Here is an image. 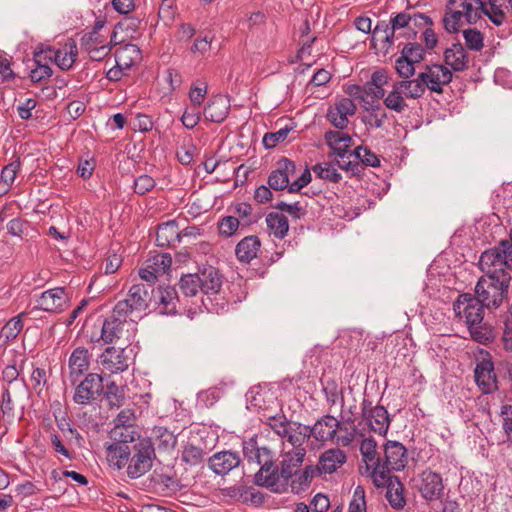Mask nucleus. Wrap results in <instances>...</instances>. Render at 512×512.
<instances>
[{"label":"nucleus","mask_w":512,"mask_h":512,"mask_svg":"<svg viewBox=\"0 0 512 512\" xmlns=\"http://www.w3.org/2000/svg\"><path fill=\"white\" fill-rule=\"evenodd\" d=\"M177 302L176 290H135L117 302L114 312L119 316H130V320L135 322L146 310L173 314L176 312Z\"/></svg>","instance_id":"1"},{"label":"nucleus","mask_w":512,"mask_h":512,"mask_svg":"<svg viewBox=\"0 0 512 512\" xmlns=\"http://www.w3.org/2000/svg\"><path fill=\"white\" fill-rule=\"evenodd\" d=\"M479 264L490 280L488 288H509L512 278L505 267L512 268V252L506 242L501 241L499 246L484 251Z\"/></svg>","instance_id":"2"},{"label":"nucleus","mask_w":512,"mask_h":512,"mask_svg":"<svg viewBox=\"0 0 512 512\" xmlns=\"http://www.w3.org/2000/svg\"><path fill=\"white\" fill-rule=\"evenodd\" d=\"M476 295L464 293L459 295L453 305L457 316L464 317L467 325L483 323L484 308H497L502 302L503 292L489 296V290H474Z\"/></svg>","instance_id":"3"},{"label":"nucleus","mask_w":512,"mask_h":512,"mask_svg":"<svg viewBox=\"0 0 512 512\" xmlns=\"http://www.w3.org/2000/svg\"><path fill=\"white\" fill-rule=\"evenodd\" d=\"M242 448L248 463H254L260 467L255 474V483L267 489L274 485L277 486L278 478L273 474L275 471L274 452L270 448L260 445L257 436L243 441Z\"/></svg>","instance_id":"4"},{"label":"nucleus","mask_w":512,"mask_h":512,"mask_svg":"<svg viewBox=\"0 0 512 512\" xmlns=\"http://www.w3.org/2000/svg\"><path fill=\"white\" fill-rule=\"evenodd\" d=\"M412 485L413 489L420 494V497L429 506H433L435 503H443L448 498L449 489L442 475L430 468L413 477Z\"/></svg>","instance_id":"5"},{"label":"nucleus","mask_w":512,"mask_h":512,"mask_svg":"<svg viewBox=\"0 0 512 512\" xmlns=\"http://www.w3.org/2000/svg\"><path fill=\"white\" fill-rule=\"evenodd\" d=\"M324 139L328 147L333 151L338 167L356 174L359 171L360 165L356 161L351 160L354 157V150L350 149L353 145L351 136L341 131L329 130L325 133Z\"/></svg>","instance_id":"6"},{"label":"nucleus","mask_w":512,"mask_h":512,"mask_svg":"<svg viewBox=\"0 0 512 512\" xmlns=\"http://www.w3.org/2000/svg\"><path fill=\"white\" fill-rule=\"evenodd\" d=\"M155 457L154 445L150 439H139L132 445L131 455L127 463V475L136 479L147 473Z\"/></svg>","instance_id":"7"},{"label":"nucleus","mask_w":512,"mask_h":512,"mask_svg":"<svg viewBox=\"0 0 512 512\" xmlns=\"http://www.w3.org/2000/svg\"><path fill=\"white\" fill-rule=\"evenodd\" d=\"M306 452H291L288 450L281 451L282 460L278 466L275 463V477H277V486L268 489L274 493H284L287 490V480L292 477L293 473L299 471L300 466L304 462Z\"/></svg>","instance_id":"8"},{"label":"nucleus","mask_w":512,"mask_h":512,"mask_svg":"<svg viewBox=\"0 0 512 512\" xmlns=\"http://www.w3.org/2000/svg\"><path fill=\"white\" fill-rule=\"evenodd\" d=\"M140 58L141 51L137 45L129 43L119 47L115 52V65L108 70L106 77L110 81L121 80Z\"/></svg>","instance_id":"9"},{"label":"nucleus","mask_w":512,"mask_h":512,"mask_svg":"<svg viewBox=\"0 0 512 512\" xmlns=\"http://www.w3.org/2000/svg\"><path fill=\"white\" fill-rule=\"evenodd\" d=\"M463 14L468 24H476L482 15H485L496 26L504 23V14L501 10H495L491 4L483 0H464L461 5Z\"/></svg>","instance_id":"10"},{"label":"nucleus","mask_w":512,"mask_h":512,"mask_svg":"<svg viewBox=\"0 0 512 512\" xmlns=\"http://www.w3.org/2000/svg\"><path fill=\"white\" fill-rule=\"evenodd\" d=\"M73 401L79 405H88L95 401L103 392V378L97 373H89L75 385Z\"/></svg>","instance_id":"11"},{"label":"nucleus","mask_w":512,"mask_h":512,"mask_svg":"<svg viewBox=\"0 0 512 512\" xmlns=\"http://www.w3.org/2000/svg\"><path fill=\"white\" fill-rule=\"evenodd\" d=\"M420 80L431 92L441 94L443 87L452 81V72L442 64L426 65L425 70L420 72Z\"/></svg>","instance_id":"12"},{"label":"nucleus","mask_w":512,"mask_h":512,"mask_svg":"<svg viewBox=\"0 0 512 512\" xmlns=\"http://www.w3.org/2000/svg\"><path fill=\"white\" fill-rule=\"evenodd\" d=\"M360 452L367 467L373 468L374 482L377 486L383 485L387 480L386 471L382 468V459L377 453V443L374 438H365L360 445Z\"/></svg>","instance_id":"13"},{"label":"nucleus","mask_w":512,"mask_h":512,"mask_svg":"<svg viewBox=\"0 0 512 512\" xmlns=\"http://www.w3.org/2000/svg\"><path fill=\"white\" fill-rule=\"evenodd\" d=\"M78 55V49L74 41L66 43L61 49H53L47 47L39 51L37 59H48L62 70H69L72 68Z\"/></svg>","instance_id":"14"},{"label":"nucleus","mask_w":512,"mask_h":512,"mask_svg":"<svg viewBox=\"0 0 512 512\" xmlns=\"http://www.w3.org/2000/svg\"><path fill=\"white\" fill-rule=\"evenodd\" d=\"M362 415L371 431L382 436L387 434L390 418L383 406L377 405L373 407L371 402L364 400L362 403Z\"/></svg>","instance_id":"15"},{"label":"nucleus","mask_w":512,"mask_h":512,"mask_svg":"<svg viewBox=\"0 0 512 512\" xmlns=\"http://www.w3.org/2000/svg\"><path fill=\"white\" fill-rule=\"evenodd\" d=\"M407 463V450L404 445L397 441H388L384 448V460L382 468L386 471L387 477L391 470L400 471Z\"/></svg>","instance_id":"16"},{"label":"nucleus","mask_w":512,"mask_h":512,"mask_svg":"<svg viewBox=\"0 0 512 512\" xmlns=\"http://www.w3.org/2000/svg\"><path fill=\"white\" fill-rule=\"evenodd\" d=\"M311 437V431L309 426L294 422L289 427L287 434L282 437V450H288L291 452H306L304 444Z\"/></svg>","instance_id":"17"},{"label":"nucleus","mask_w":512,"mask_h":512,"mask_svg":"<svg viewBox=\"0 0 512 512\" xmlns=\"http://www.w3.org/2000/svg\"><path fill=\"white\" fill-rule=\"evenodd\" d=\"M90 356L89 350L83 346L72 351L68 360V379L71 385H75L89 370Z\"/></svg>","instance_id":"18"},{"label":"nucleus","mask_w":512,"mask_h":512,"mask_svg":"<svg viewBox=\"0 0 512 512\" xmlns=\"http://www.w3.org/2000/svg\"><path fill=\"white\" fill-rule=\"evenodd\" d=\"M296 172V165L288 158H281L276 168L270 173L268 177V184L270 188L275 191L284 190L288 187L290 179Z\"/></svg>","instance_id":"19"},{"label":"nucleus","mask_w":512,"mask_h":512,"mask_svg":"<svg viewBox=\"0 0 512 512\" xmlns=\"http://www.w3.org/2000/svg\"><path fill=\"white\" fill-rule=\"evenodd\" d=\"M100 364L103 370L116 374L129 367V357L122 348L107 347L100 356Z\"/></svg>","instance_id":"20"},{"label":"nucleus","mask_w":512,"mask_h":512,"mask_svg":"<svg viewBox=\"0 0 512 512\" xmlns=\"http://www.w3.org/2000/svg\"><path fill=\"white\" fill-rule=\"evenodd\" d=\"M241 463V457L235 451H221L213 454L208 459L209 468L218 475H226L237 468Z\"/></svg>","instance_id":"21"},{"label":"nucleus","mask_w":512,"mask_h":512,"mask_svg":"<svg viewBox=\"0 0 512 512\" xmlns=\"http://www.w3.org/2000/svg\"><path fill=\"white\" fill-rule=\"evenodd\" d=\"M355 112V103L349 98H343L334 106L329 107L327 119L334 127L343 130L348 125V116L354 115Z\"/></svg>","instance_id":"22"},{"label":"nucleus","mask_w":512,"mask_h":512,"mask_svg":"<svg viewBox=\"0 0 512 512\" xmlns=\"http://www.w3.org/2000/svg\"><path fill=\"white\" fill-rule=\"evenodd\" d=\"M230 100L224 95L212 96L204 107V117L214 123H222L229 115Z\"/></svg>","instance_id":"23"},{"label":"nucleus","mask_w":512,"mask_h":512,"mask_svg":"<svg viewBox=\"0 0 512 512\" xmlns=\"http://www.w3.org/2000/svg\"><path fill=\"white\" fill-rule=\"evenodd\" d=\"M340 427V422L330 415H325L321 419L317 420L316 423L310 427L311 437L315 440L324 443L329 440H333L337 430Z\"/></svg>","instance_id":"24"},{"label":"nucleus","mask_w":512,"mask_h":512,"mask_svg":"<svg viewBox=\"0 0 512 512\" xmlns=\"http://www.w3.org/2000/svg\"><path fill=\"white\" fill-rule=\"evenodd\" d=\"M319 475V469L314 465H307L302 470L293 473L287 480V487L290 486L293 493L299 494L311 485L314 477Z\"/></svg>","instance_id":"25"},{"label":"nucleus","mask_w":512,"mask_h":512,"mask_svg":"<svg viewBox=\"0 0 512 512\" xmlns=\"http://www.w3.org/2000/svg\"><path fill=\"white\" fill-rule=\"evenodd\" d=\"M346 462V454L338 448H332L325 451L319 458V463L316 466L321 473L331 474L335 472Z\"/></svg>","instance_id":"26"},{"label":"nucleus","mask_w":512,"mask_h":512,"mask_svg":"<svg viewBox=\"0 0 512 512\" xmlns=\"http://www.w3.org/2000/svg\"><path fill=\"white\" fill-rule=\"evenodd\" d=\"M65 290H45L37 299V307L48 312H57L63 309L67 302Z\"/></svg>","instance_id":"27"},{"label":"nucleus","mask_w":512,"mask_h":512,"mask_svg":"<svg viewBox=\"0 0 512 512\" xmlns=\"http://www.w3.org/2000/svg\"><path fill=\"white\" fill-rule=\"evenodd\" d=\"M126 317L119 316L113 311V314L107 318L102 325L101 338L105 343H113L118 340L124 329Z\"/></svg>","instance_id":"28"},{"label":"nucleus","mask_w":512,"mask_h":512,"mask_svg":"<svg viewBox=\"0 0 512 512\" xmlns=\"http://www.w3.org/2000/svg\"><path fill=\"white\" fill-rule=\"evenodd\" d=\"M180 237V230L176 220H169L158 225L156 232L157 246H172L180 242Z\"/></svg>","instance_id":"29"},{"label":"nucleus","mask_w":512,"mask_h":512,"mask_svg":"<svg viewBox=\"0 0 512 512\" xmlns=\"http://www.w3.org/2000/svg\"><path fill=\"white\" fill-rule=\"evenodd\" d=\"M444 60L456 72L465 70L468 65L467 52L460 43H454L444 51Z\"/></svg>","instance_id":"30"},{"label":"nucleus","mask_w":512,"mask_h":512,"mask_svg":"<svg viewBox=\"0 0 512 512\" xmlns=\"http://www.w3.org/2000/svg\"><path fill=\"white\" fill-rule=\"evenodd\" d=\"M388 75L384 69L376 70L372 73L371 78L364 84L366 88V96L378 101L384 98V86L388 83Z\"/></svg>","instance_id":"31"},{"label":"nucleus","mask_w":512,"mask_h":512,"mask_svg":"<svg viewBox=\"0 0 512 512\" xmlns=\"http://www.w3.org/2000/svg\"><path fill=\"white\" fill-rule=\"evenodd\" d=\"M132 445L121 443H110L107 445V460L111 466L118 470L125 467L131 455Z\"/></svg>","instance_id":"32"},{"label":"nucleus","mask_w":512,"mask_h":512,"mask_svg":"<svg viewBox=\"0 0 512 512\" xmlns=\"http://www.w3.org/2000/svg\"><path fill=\"white\" fill-rule=\"evenodd\" d=\"M475 380L485 393L495 387L496 376L493 363L490 361H482L477 364L475 368Z\"/></svg>","instance_id":"33"},{"label":"nucleus","mask_w":512,"mask_h":512,"mask_svg":"<svg viewBox=\"0 0 512 512\" xmlns=\"http://www.w3.org/2000/svg\"><path fill=\"white\" fill-rule=\"evenodd\" d=\"M364 110L368 113L364 117L365 125L372 128H381L387 119L386 110L376 100L365 101Z\"/></svg>","instance_id":"34"},{"label":"nucleus","mask_w":512,"mask_h":512,"mask_svg":"<svg viewBox=\"0 0 512 512\" xmlns=\"http://www.w3.org/2000/svg\"><path fill=\"white\" fill-rule=\"evenodd\" d=\"M260 240L257 236H247L236 246L235 253L240 262L249 263L257 256L260 249Z\"/></svg>","instance_id":"35"},{"label":"nucleus","mask_w":512,"mask_h":512,"mask_svg":"<svg viewBox=\"0 0 512 512\" xmlns=\"http://www.w3.org/2000/svg\"><path fill=\"white\" fill-rule=\"evenodd\" d=\"M382 99L385 107L396 113L401 114L409 108L406 102L408 99L397 81L393 83L391 91Z\"/></svg>","instance_id":"36"},{"label":"nucleus","mask_w":512,"mask_h":512,"mask_svg":"<svg viewBox=\"0 0 512 512\" xmlns=\"http://www.w3.org/2000/svg\"><path fill=\"white\" fill-rule=\"evenodd\" d=\"M388 480L386 499L394 509L401 510L406 505V500L403 494V485L398 478L392 479L388 477L386 482Z\"/></svg>","instance_id":"37"},{"label":"nucleus","mask_w":512,"mask_h":512,"mask_svg":"<svg viewBox=\"0 0 512 512\" xmlns=\"http://www.w3.org/2000/svg\"><path fill=\"white\" fill-rule=\"evenodd\" d=\"M109 437L112 443H121L127 445H133L140 439V436L135 427H125L120 425H115L111 429L109 432Z\"/></svg>","instance_id":"38"},{"label":"nucleus","mask_w":512,"mask_h":512,"mask_svg":"<svg viewBox=\"0 0 512 512\" xmlns=\"http://www.w3.org/2000/svg\"><path fill=\"white\" fill-rule=\"evenodd\" d=\"M454 4L455 0H448L443 17L444 28L449 33H457L462 25L463 19H465L462 11L452 9L451 6Z\"/></svg>","instance_id":"39"},{"label":"nucleus","mask_w":512,"mask_h":512,"mask_svg":"<svg viewBox=\"0 0 512 512\" xmlns=\"http://www.w3.org/2000/svg\"><path fill=\"white\" fill-rule=\"evenodd\" d=\"M399 87L402 88L404 95L408 100H416L421 98L427 88L423 81L420 80V74L418 73L417 77L409 80H401L397 81Z\"/></svg>","instance_id":"40"},{"label":"nucleus","mask_w":512,"mask_h":512,"mask_svg":"<svg viewBox=\"0 0 512 512\" xmlns=\"http://www.w3.org/2000/svg\"><path fill=\"white\" fill-rule=\"evenodd\" d=\"M266 224L270 232L278 239H283L289 230L287 218L279 213H269L266 216Z\"/></svg>","instance_id":"41"},{"label":"nucleus","mask_w":512,"mask_h":512,"mask_svg":"<svg viewBox=\"0 0 512 512\" xmlns=\"http://www.w3.org/2000/svg\"><path fill=\"white\" fill-rule=\"evenodd\" d=\"M21 163L17 159L5 165L0 175V195L6 194L13 185Z\"/></svg>","instance_id":"42"},{"label":"nucleus","mask_w":512,"mask_h":512,"mask_svg":"<svg viewBox=\"0 0 512 512\" xmlns=\"http://www.w3.org/2000/svg\"><path fill=\"white\" fill-rule=\"evenodd\" d=\"M199 274L201 278L200 288H221L223 276L217 268L210 265L204 266Z\"/></svg>","instance_id":"43"},{"label":"nucleus","mask_w":512,"mask_h":512,"mask_svg":"<svg viewBox=\"0 0 512 512\" xmlns=\"http://www.w3.org/2000/svg\"><path fill=\"white\" fill-rule=\"evenodd\" d=\"M39 51L34 54L35 67L30 71V79L33 83H39L52 76V69L48 59H37Z\"/></svg>","instance_id":"44"},{"label":"nucleus","mask_w":512,"mask_h":512,"mask_svg":"<svg viewBox=\"0 0 512 512\" xmlns=\"http://www.w3.org/2000/svg\"><path fill=\"white\" fill-rule=\"evenodd\" d=\"M145 262L148 264V268L162 276L170 271L172 257L169 253H156L149 256Z\"/></svg>","instance_id":"45"},{"label":"nucleus","mask_w":512,"mask_h":512,"mask_svg":"<svg viewBox=\"0 0 512 512\" xmlns=\"http://www.w3.org/2000/svg\"><path fill=\"white\" fill-rule=\"evenodd\" d=\"M313 172L320 179L330 181L332 183H338L342 176L337 171L335 166L329 162L318 163L312 168Z\"/></svg>","instance_id":"46"},{"label":"nucleus","mask_w":512,"mask_h":512,"mask_svg":"<svg viewBox=\"0 0 512 512\" xmlns=\"http://www.w3.org/2000/svg\"><path fill=\"white\" fill-rule=\"evenodd\" d=\"M206 456V452L199 446L187 444L182 451V461L190 466L201 464Z\"/></svg>","instance_id":"47"},{"label":"nucleus","mask_w":512,"mask_h":512,"mask_svg":"<svg viewBox=\"0 0 512 512\" xmlns=\"http://www.w3.org/2000/svg\"><path fill=\"white\" fill-rule=\"evenodd\" d=\"M25 316V313H20L19 315L11 318L2 328V335L5 337L7 342H10L17 338L19 333L23 329V320L22 317Z\"/></svg>","instance_id":"48"},{"label":"nucleus","mask_w":512,"mask_h":512,"mask_svg":"<svg viewBox=\"0 0 512 512\" xmlns=\"http://www.w3.org/2000/svg\"><path fill=\"white\" fill-rule=\"evenodd\" d=\"M401 56L413 64L420 63L424 60L425 49L417 42L407 43L401 50Z\"/></svg>","instance_id":"49"},{"label":"nucleus","mask_w":512,"mask_h":512,"mask_svg":"<svg viewBox=\"0 0 512 512\" xmlns=\"http://www.w3.org/2000/svg\"><path fill=\"white\" fill-rule=\"evenodd\" d=\"M105 394L110 408H120L124 405L126 399L124 390L114 382L107 385Z\"/></svg>","instance_id":"50"},{"label":"nucleus","mask_w":512,"mask_h":512,"mask_svg":"<svg viewBox=\"0 0 512 512\" xmlns=\"http://www.w3.org/2000/svg\"><path fill=\"white\" fill-rule=\"evenodd\" d=\"M354 160L357 163L361 161L365 166L378 167L380 166V160L375 153L369 148L358 146L354 150Z\"/></svg>","instance_id":"51"},{"label":"nucleus","mask_w":512,"mask_h":512,"mask_svg":"<svg viewBox=\"0 0 512 512\" xmlns=\"http://www.w3.org/2000/svg\"><path fill=\"white\" fill-rule=\"evenodd\" d=\"M266 424L282 438L294 422L289 421L285 415H276L267 417Z\"/></svg>","instance_id":"52"},{"label":"nucleus","mask_w":512,"mask_h":512,"mask_svg":"<svg viewBox=\"0 0 512 512\" xmlns=\"http://www.w3.org/2000/svg\"><path fill=\"white\" fill-rule=\"evenodd\" d=\"M292 129H293V126L286 125L285 127L280 128L276 132L266 133L262 140L263 145L266 148H274L279 142H282L287 138L289 132Z\"/></svg>","instance_id":"53"},{"label":"nucleus","mask_w":512,"mask_h":512,"mask_svg":"<svg viewBox=\"0 0 512 512\" xmlns=\"http://www.w3.org/2000/svg\"><path fill=\"white\" fill-rule=\"evenodd\" d=\"M463 37H464L466 46L470 50L480 51L484 46L483 35L479 30H477L475 28H469V29L464 30Z\"/></svg>","instance_id":"54"},{"label":"nucleus","mask_w":512,"mask_h":512,"mask_svg":"<svg viewBox=\"0 0 512 512\" xmlns=\"http://www.w3.org/2000/svg\"><path fill=\"white\" fill-rule=\"evenodd\" d=\"M470 331V335L473 340L486 344L492 339L491 330L486 326L481 324L477 325H467Z\"/></svg>","instance_id":"55"},{"label":"nucleus","mask_w":512,"mask_h":512,"mask_svg":"<svg viewBox=\"0 0 512 512\" xmlns=\"http://www.w3.org/2000/svg\"><path fill=\"white\" fill-rule=\"evenodd\" d=\"M274 207L277 210L287 212L295 219H300L306 213L305 206H303L300 202L288 204L284 201H280Z\"/></svg>","instance_id":"56"},{"label":"nucleus","mask_w":512,"mask_h":512,"mask_svg":"<svg viewBox=\"0 0 512 512\" xmlns=\"http://www.w3.org/2000/svg\"><path fill=\"white\" fill-rule=\"evenodd\" d=\"M411 18V7L403 12H399L394 16H391L390 24L392 32L395 34L397 30L409 27Z\"/></svg>","instance_id":"57"},{"label":"nucleus","mask_w":512,"mask_h":512,"mask_svg":"<svg viewBox=\"0 0 512 512\" xmlns=\"http://www.w3.org/2000/svg\"><path fill=\"white\" fill-rule=\"evenodd\" d=\"M415 64L408 61L401 55L395 60V69L399 77L409 80L415 74Z\"/></svg>","instance_id":"58"},{"label":"nucleus","mask_w":512,"mask_h":512,"mask_svg":"<svg viewBox=\"0 0 512 512\" xmlns=\"http://www.w3.org/2000/svg\"><path fill=\"white\" fill-rule=\"evenodd\" d=\"M155 185L156 182L151 176L143 174L134 180V192L138 195H145L150 192Z\"/></svg>","instance_id":"59"},{"label":"nucleus","mask_w":512,"mask_h":512,"mask_svg":"<svg viewBox=\"0 0 512 512\" xmlns=\"http://www.w3.org/2000/svg\"><path fill=\"white\" fill-rule=\"evenodd\" d=\"M365 491L363 487L357 486L353 493V498L349 504L348 512H365Z\"/></svg>","instance_id":"60"},{"label":"nucleus","mask_w":512,"mask_h":512,"mask_svg":"<svg viewBox=\"0 0 512 512\" xmlns=\"http://www.w3.org/2000/svg\"><path fill=\"white\" fill-rule=\"evenodd\" d=\"M239 227V220L234 216H226L218 224L219 233L230 237L236 233Z\"/></svg>","instance_id":"61"},{"label":"nucleus","mask_w":512,"mask_h":512,"mask_svg":"<svg viewBox=\"0 0 512 512\" xmlns=\"http://www.w3.org/2000/svg\"><path fill=\"white\" fill-rule=\"evenodd\" d=\"M380 34H383L380 37V40L387 43L389 46L393 44L394 41V33L391 29V24L386 23L385 21H379L375 28L373 29V36L379 37Z\"/></svg>","instance_id":"62"},{"label":"nucleus","mask_w":512,"mask_h":512,"mask_svg":"<svg viewBox=\"0 0 512 512\" xmlns=\"http://www.w3.org/2000/svg\"><path fill=\"white\" fill-rule=\"evenodd\" d=\"M156 433L159 449L170 450L174 448L176 444V437L171 432L167 429H158Z\"/></svg>","instance_id":"63"},{"label":"nucleus","mask_w":512,"mask_h":512,"mask_svg":"<svg viewBox=\"0 0 512 512\" xmlns=\"http://www.w3.org/2000/svg\"><path fill=\"white\" fill-rule=\"evenodd\" d=\"M141 20L134 16L125 17L118 24L117 28L125 31L129 37H134V33H136L139 29Z\"/></svg>","instance_id":"64"}]
</instances>
